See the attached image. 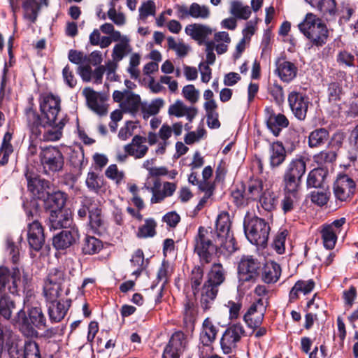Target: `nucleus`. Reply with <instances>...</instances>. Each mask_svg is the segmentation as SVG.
Returning a JSON list of instances; mask_svg holds the SVG:
<instances>
[{
    "mask_svg": "<svg viewBox=\"0 0 358 358\" xmlns=\"http://www.w3.org/2000/svg\"><path fill=\"white\" fill-rule=\"evenodd\" d=\"M146 141L145 137L136 135L133 137L131 142L124 145L125 152L129 155L134 157L135 159L143 158L148 152V147L143 145Z\"/></svg>",
    "mask_w": 358,
    "mask_h": 358,
    "instance_id": "b1692460",
    "label": "nucleus"
},
{
    "mask_svg": "<svg viewBox=\"0 0 358 358\" xmlns=\"http://www.w3.org/2000/svg\"><path fill=\"white\" fill-rule=\"evenodd\" d=\"M183 327L187 332H192L198 316L196 299L187 297L183 302Z\"/></svg>",
    "mask_w": 358,
    "mask_h": 358,
    "instance_id": "6ab92c4d",
    "label": "nucleus"
},
{
    "mask_svg": "<svg viewBox=\"0 0 358 358\" xmlns=\"http://www.w3.org/2000/svg\"><path fill=\"white\" fill-rule=\"evenodd\" d=\"M63 288L57 286L49 284L48 282L45 280L43 285V294L47 301H52L57 300L60 296L61 292Z\"/></svg>",
    "mask_w": 358,
    "mask_h": 358,
    "instance_id": "6e6d98bb",
    "label": "nucleus"
},
{
    "mask_svg": "<svg viewBox=\"0 0 358 358\" xmlns=\"http://www.w3.org/2000/svg\"><path fill=\"white\" fill-rule=\"evenodd\" d=\"M288 103L294 116L299 120H304L308 108L309 98L301 92L293 91L288 95Z\"/></svg>",
    "mask_w": 358,
    "mask_h": 358,
    "instance_id": "dca6fc26",
    "label": "nucleus"
},
{
    "mask_svg": "<svg viewBox=\"0 0 358 358\" xmlns=\"http://www.w3.org/2000/svg\"><path fill=\"white\" fill-rule=\"evenodd\" d=\"M329 132L325 128H317L312 131L308 136V143L311 148H317L324 145L329 141Z\"/></svg>",
    "mask_w": 358,
    "mask_h": 358,
    "instance_id": "2f4dec72",
    "label": "nucleus"
},
{
    "mask_svg": "<svg viewBox=\"0 0 358 358\" xmlns=\"http://www.w3.org/2000/svg\"><path fill=\"white\" fill-rule=\"evenodd\" d=\"M326 93L329 103L339 106L345 94L342 81L334 80L328 83Z\"/></svg>",
    "mask_w": 358,
    "mask_h": 358,
    "instance_id": "c85d7f7f",
    "label": "nucleus"
},
{
    "mask_svg": "<svg viewBox=\"0 0 358 358\" xmlns=\"http://www.w3.org/2000/svg\"><path fill=\"white\" fill-rule=\"evenodd\" d=\"M101 213V209L96 206L90 212L89 223L95 233H100V230L103 228L104 222Z\"/></svg>",
    "mask_w": 358,
    "mask_h": 358,
    "instance_id": "49530a36",
    "label": "nucleus"
},
{
    "mask_svg": "<svg viewBox=\"0 0 358 358\" xmlns=\"http://www.w3.org/2000/svg\"><path fill=\"white\" fill-rule=\"evenodd\" d=\"M96 204L94 203V201L90 199L85 197L80 203V208L78 210L77 214L80 219L84 220L87 216L89 217L90 212L93 210Z\"/></svg>",
    "mask_w": 358,
    "mask_h": 358,
    "instance_id": "052dcab7",
    "label": "nucleus"
},
{
    "mask_svg": "<svg viewBox=\"0 0 358 358\" xmlns=\"http://www.w3.org/2000/svg\"><path fill=\"white\" fill-rule=\"evenodd\" d=\"M188 107L185 106L182 101L177 100L173 104L171 105L169 108V114L174 115L177 117L185 116V112Z\"/></svg>",
    "mask_w": 358,
    "mask_h": 358,
    "instance_id": "338daca9",
    "label": "nucleus"
},
{
    "mask_svg": "<svg viewBox=\"0 0 358 358\" xmlns=\"http://www.w3.org/2000/svg\"><path fill=\"white\" fill-rule=\"evenodd\" d=\"M27 240L31 251H40L45 244V234L43 225L38 220L29 222L27 229Z\"/></svg>",
    "mask_w": 358,
    "mask_h": 358,
    "instance_id": "4468645a",
    "label": "nucleus"
},
{
    "mask_svg": "<svg viewBox=\"0 0 358 358\" xmlns=\"http://www.w3.org/2000/svg\"><path fill=\"white\" fill-rule=\"evenodd\" d=\"M245 191L250 201H259L265 191L263 181L259 178L251 179Z\"/></svg>",
    "mask_w": 358,
    "mask_h": 358,
    "instance_id": "c9c22d12",
    "label": "nucleus"
},
{
    "mask_svg": "<svg viewBox=\"0 0 358 358\" xmlns=\"http://www.w3.org/2000/svg\"><path fill=\"white\" fill-rule=\"evenodd\" d=\"M243 228L248 240L253 245L265 247L270 233L269 224L257 216H245Z\"/></svg>",
    "mask_w": 358,
    "mask_h": 358,
    "instance_id": "423d86ee",
    "label": "nucleus"
},
{
    "mask_svg": "<svg viewBox=\"0 0 358 358\" xmlns=\"http://www.w3.org/2000/svg\"><path fill=\"white\" fill-rule=\"evenodd\" d=\"M8 1L13 12V17L15 20L17 18V13L20 11V9L21 0ZM22 7L24 10V18L29 20L31 23H35L41 10V5L36 0H23Z\"/></svg>",
    "mask_w": 358,
    "mask_h": 358,
    "instance_id": "f8f14e48",
    "label": "nucleus"
},
{
    "mask_svg": "<svg viewBox=\"0 0 358 358\" xmlns=\"http://www.w3.org/2000/svg\"><path fill=\"white\" fill-rule=\"evenodd\" d=\"M302 178L299 176L283 174V192H290L301 194L302 188Z\"/></svg>",
    "mask_w": 358,
    "mask_h": 358,
    "instance_id": "e433bc0d",
    "label": "nucleus"
},
{
    "mask_svg": "<svg viewBox=\"0 0 358 358\" xmlns=\"http://www.w3.org/2000/svg\"><path fill=\"white\" fill-rule=\"evenodd\" d=\"M21 271L17 266L11 269L6 266H0V315L6 320L11 319L13 310L15 308L13 300L7 294L6 291L13 294L18 295L20 288Z\"/></svg>",
    "mask_w": 358,
    "mask_h": 358,
    "instance_id": "f03ea898",
    "label": "nucleus"
},
{
    "mask_svg": "<svg viewBox=\"0 0 358 358\" xmlns=\"http://www.w3.org/2000/svg\"><path fill=\"white\" fill-rule=\"evenodd\" d=\"M83 94L85 96L89 108L99 115H105L107 113L106 107L99 101L97 92L90 87H85Z\"/></svg>",
    "mask_w": 358,
    "mask_h": 358,
    "instance_id": "c756f323",
    "label": "nucleus"
},
{
    "mask_svg": "<svg viewBox=\"0 0 358 358\" xmlns=\"http://www.w3.org/2000/svg\"><path fill=\"white\" fill-rule=\"evenodd\" d=\"M297 71V67L291 62L281 59L276 62L275 72L283 82H291L296 76Z\"/></svg>",
    "mask_w": 358,
    "mask_h": 358,
    "instance_id": "393cba45",
    "label": "nucleus"
},
{
    "mask_svg": "<svg viewBox=\"0 0 358 358\" xmlns=\"http://www.w3.org/2000/svg\"><path fill=\"white\" fill-rule=\"evenodd\" d=\"M157 223L153 219H146L143 225L138 230L137 236L139 238L153 237L155 234Z\"/></svg>",
    "mask_w": 358,
    "mask_h": 358,
    "instance_id": "5fc2aeb1",
    "label": "nucleus"
},
{
    "mask_svg": "<svg viewBox=\"0 0 358 358\" xmlns=\"http://www.w3.org/2000/svg\"><path fill=\"white\" fill-rule=\"evenodd\" d=\"M230 13L236 18L248 20L251 15V10L248 6H243L240 1L234 0L231 2Z\"/></svg>",
    "mask_w": 358,
    "mask_h": 358,
    "instance_id": "c03bdc74",
    "label": "nucleus"
},
{
    "mask_svg": "<svg viewBox=\"0 0 358 358\" xmlns=\"http://www.w3.org/2000/svg\"><path fill=\"white\" fill-rule=\"evenodd\" d=\"M187 344V337L182 331L174 332L164 350L162 358H180Z\"/></svg>",
    "mask_w": 358,
    "mask_h": 358,
    "instance_id": "2eb2a0df",
    "label": "nucleus"
},
{
    "mask_svg": "<svg viewBox=\"0 0 358 358\" xmlns=\"http://www.w3.org/2000/svg\"><path fill=\"white\" fill-rule=\"evenodd\" d=\"M13 324H18L20 331L27 337H37L38 332L29 323L26 313L23 309L20 310L16 316L12 320Z\"/></svg>",
    "mask_w": 358,
    "mask_h": 358,
    "instance_id": "cd10ccee",
    "label": "nucleus"
},
{
    "mask_svg": "<svg viewBox=\"0 0 358 358\" xmlns=\"http://www.w3.org/2000/svg\"><path fill=\"white\" fill-rule=\"evenodd\" d=\"M268 92L277 104L280 105L284 102V91L282 87L278 83L271 85L268 88Z\"/></svg>",
    "mask_w": 358,
    "mask_h": 358,
    "instance_id": "0e129e2a",
    "label": "nucleus"
},
{
    "mask_svg": "<svg viewBox=\"0 0 358 358\" xmlns=\"http://www.w3.org/2000/svg\"><path fill=\"white\" fill-rule=\"evenodd\" d=\"M20 357L42 358L38 344L32 340L25 341Z\"/></svg>",
    "mask_w": 358,
    "mask_h": 358,
    "instance_id": "37998d69",
    "label": "nucleus"
},
{
    "mask_svg": "<svg viewBox=\"0 0 358 358\" xmlns=\"http://www.w3.org/2000/svg\"><path fill=\"white\" fill-rule=\"evenodd\" d=\"M311 6L320 11L327 20L331 21L335 19L337 13L335 0H317L315 4Z\"/></svg>",
    "mask_w": 358,
    "mask_h": 358,
    "instance_id": "7c9ffc66",
    "label": "nucleus"
},
{
    "mask_svg": "<svg viewBox=\"0 0 358 358\" xmlns=\"http://www.w3.org/2000/svg\"><path fill=\"white\" fill-rule=\"evenodd\" d=\"M266 122L268 129L275 136H278L282 129L289 125V120L282 113H275L273 109L267 107L265 109Z\"/></svg>",
    "mask_w": 358,
    "mask_h": 358,
    "instance_id": "a211bd4d",
    "label": "nucleus"
},
{
    "mask_svg": "<svg viewBox=\"0 0 358 358\" xmlns=\"http://www.w3.org/2000/svg\"><path fill=\"white\" fill-rule=\"evenodd\" d=\"M79 239L78 228L74 225L55 235L52 237V245L57 250H64L76 244Z\"/></svg>",
    "mask_w": 358,
    "mask_h": 358,
    "instance_id": "9b49d317",
    "label": "nucleus"
},
{
    "mask_svg": "<svg viewBox=\"0 0 358 358\" xmlns=\"http://www.w3.org/2000/svg\"><path fill=\"white\" fill-rule=\"evenodd\" d=\"M41 199L44 202L45 208L49 210L50 213L52 210H59L65 208L67 195L61 191L52 193L47 192Z\"/></svg>",
    "mask_w": 358,
    "mask_h": 358,
    "instance_id": "4be33fe9",
    "label": "nucleus"
},
{
    "mask_svg": "<svg viewBox=\"0 0 358 358\" xmlns=\"http://www.w3.org/2000/svg\"><path fill=\"white\" fill-rule=\"evenodd\" d=\"M326 171L322 168H317L311 170L307 178L306 185L308 188L320 187L324 180Z\"/></svg>",
    "mask_w": 358,
    "mask_h": 358,
    "instance_id": "79ce46f5",
    "label": "nucleus"
},
{
    "mask_svg": "<svg viewBox=\"0 0 358 358\" xmlns=\"http://www.w3.org/2000/svg\"><path fill=\"white\" fill-rule=\"evenodd\" d=\"M355 182L348 175H340L334 185V193L337 199L347 201L352 199L355 192Z\"/></svg>",
    "mask_w": 358,
    "mask_h": 358,
    "instance_id": "ddd939ff",
    "label": "nucleus"
},
{
    "mask_svg": "<svg viewBox=\"0 0 358 358\" xmlns=\"http://www.w3.org/2000/svg\"><path fill=\"white\" fill-rule=\"evenodd\" d=\"M156 11L155 2L151 0L147 1L139 8V15L142 20L146 19L149 15H154Z\"/></svg>",
    "mask_w": 358,
    "mask_h": 358,
    "instance_id": "69168bd1",
    "label": "nucleus"
},
{
    "mask_svg": "<svg viewBox=\"0 0 358 358\" xmlns=\"http://www.w3.org/2000/svg\"><path fill=\"white\" fill-rule=\"evenodd\" d=\"M321 236L324 247L327 250L334 249L337 241L336 230L331 229L330 227L323 225L321 230Z\"/></svg>",
    "mask_w": 358,
    "mask_h": 358,
    "instance_id": "de8ad7c7",
    "label": "nucleus"
},
{
    "mask_svg": "<svg viewBox=\"0 0 358 358\" xmlns=\"http://www.w3.org/2000/svg\"><path fill=\"white\" fill-rule=\"evenodd\" d=\"M29 321L35 329H43L46 327V318L40 307H32L28 312Z\"/></svg>",
    "mask_w": 358,
    "mask_h": 358,
    "instance_id": "4c0bfd02",
    "label": "nucleus"
},
{
    "mask_svg": "<svg viewBox=\"0 0 358 358\" xmlns=\"http://www.w3.org/2000/svg\"><path fill=\"white\" fill-rule=\"evenodd\" d=\"M299 31L309 41L310 47H322L326 44L329 31L326 24L316 15L308 13L298 24Z\"/></svg>",
    "mask_w": 358,
    "mask_h": 358,
    "instance_id": "39448f33",
    "label": "nucleus"
},
{
    "mask_svg": "<svg viewBox=\"0 0 358 358\" xmlns=\"http://www.w3.org/2000/svg\"><path fill=\"white\" fill-rule=\"evenodd\" d=\"M60 99L52 94H45L41 98V116L31 107L26 109L27 125L33 135L44 141H55L62 136V129L67 120L62 117L59 122Z\"/></svg>",
    "mask_w": 358,
    "mask_h": 358,
    "instance_id": "f257e3e1",
    "label": "nucleus"
},
{
    "mask_svg": "<svg viewBox=\"0 0 358 358\" xmlns=\"http://www.w3.org/2000/svg\"><path fill=\"white\" fill-rule=\"evenodd\" d=\"M217 329L209 318L204 320L202 326V331L200 334V340L203 345H209L216 338Z\"/></svg>",
    "mask_w": 358,
    "mask_h": 358,
    "instance_id": "473e14b6",
    "label": "nucleus"
},
{
    "mask_svg": "<svg viewBox=\"0 0 358 358\" xmlns=\"http://www.w3.org/2000/svg\"><path fill=\"white\" fill-rule=\"evenodd\" d=\"M72 222L73 218L71 210L68 208H64L59 210H52L47 224L50 230L52 231L69 229L72 227Z\"/></svg>",
    "mask_w": 358,
    "mask_h": 358,
    "instance_id": "f3484780",
    "label": "nucleus"
},
{
    "mask_svg": "<svg viewBox=\"0 0 358 358\" xmlns=\"http://www.w3.org/2000/svg\"><path fill=\"white\" fill-rule=\"evenodd\" d=\"M49 284L57 285L63 288V285L66 280V275L63 270L54 268L50 270L45 280Z\"/></svg>",
    "mask_w": 358,
    "mask_h": 358,
    "instance_id": "603ef678",
    "label": "nucleus"
},
{
    "mask_svg": "<svg viewBox=\"0 0 358 358\" xmlns=\"http://www.w3.org/2000/svg\"><path fill=\"white\" fill-rule=\"evenodd\" d=\"M286 150L280 141L273 142L269 145V164L272 169L278 168L285 161Z\"/></svg>",
    "mask_w": 358,
    "mask_h": 358,
    "instance_id": "5701e85b",
    "label": "nucleus"
},
{
    "mask_svg": "<svg viewBox=\"0 0 358 358\" xmlns=\"http://www.w3.org/2000/svg\"><path fill=\"white\" fill-rule=\"evenodd\" d=\"M258 201L265 210L271 212L276 208L278 196L273 192L266 189Z\"/></svg>",
    "mask_w": 358,
    "mask_h": 358,
    "instance_id": "a18cd8bd",
    "label": "nucleus"
},
{
    "mask_svg": "<svg viewBox=\"0 0 358 358\" xmlns=\"http://www.w3.org/2000/svg\"><path fill=\"white\" fill-rule=\"evenodd\" d=\"M25 178L28 190L39 199L44 197V194L47 192L46 189L49 188L50 182L41 179L39 176L29 171L26 172Z\"/></svg>",
    "mask_w": 358,
    "mask_h": 358,
    "instance_id": "aec40b11",
    "label": "nucleus"
},
{
    "mask_svg": "<svg viewBox=\"0 0 358 358\" xmlns=\"http://www.w3.org/2000/svg\"><path fill=\"white\" fill-rule=\"evenodd\" d=\"M287 234L288 233L287 230H282L278 232L274 238L273 242L272 243V247L275 250V251L279 255H282L285 252V244Z\"/></svg>",
    "mask_w": 358,
    "mask_h": 358,
    "instance_id": "680f3d73",
    "label": "nucleus"
},
{
    "mask_svg": "<svg viewBox=\"0 0 358 358\" xmlns=\"http://www.w3.org/2000/svg\"><path fill=\"white\" fill-rule=\"evenodd\" d=\"M190 17L193 18L207 19L210 16V10L208 6H201L197 3H192L190 5Z\"/></svg>",
    "mask_w": 358,
    "mask_h": 358,
    "instance_id": "13d9d810",
    "label": "nucleus"
},
{
    "mask_svg": "<svg viewBox=\"0 0 358 358\" xmlns=\"http://www.w3.org/2000/svg\"><path fill=\"white\" fill-rule=\"evenodd\" d=\"M262 263L252 256H243L238 264V278L240 285L245 282L255 283L259 277Z\"/></svg>",
    "mask_w": 358,
    "mask_h": 358,
    "instance_id": "6e6552de",
    "label": "nucleus"
},
{
    "mask_svg": "<svg viewBox=\"0 0 358 358\" xmlns=\"http://www.w3.org/2000/svg\"><path fill=\"white\" fill-rule=\"evenodd\" d=\"M140 103V96L129 92L126 99L122 102L121 107L124 111L136 113L139 109Z\"/></svg>",
    "mask_w": 358,
    "mask_h": 358,
    "instance_id": "8fccbe9b",
    "label": "nucleus"
},
{
    "mask_svg": "<svg viewBox=\"0 0 358 358\" xmlns=\"http://www.w3.org/2000/svg\"><path fill=\"white\" fill-rule=\"evenodd\" d=\"M301 199V194L283 192V198L281 200V209L284 214L293 211L299 205Z\"/></svg>",
    "mask_w": 358,
    "mask_h": 358,
    "instance_id": "f704fd0d",
    "label": "nucleus"
},
{
    "mask_svg": "<svg viewBox=\"0 0 358 358\" xmlns=\"http://www.w3.org/2000/svg\"><path fill=\"white\" fill-rule=\"evenodd\" d=\"M191 288L194 296L201 291V285L203 280V269L201 266H196L193 268L189 277Z\"/></svg>",
    "mask_w": 358,
    "mask_h": 358,
    "instance_id": "ea45409f",
    "label": "nucleus"
},
{
    "mask_svg": "<svg viewBox=\"0 0 358 358\" xmlns=\"http://www.w3.org/2000/svg\"><path fill=\"white\" fill-rule=\"evenodd\" d=\"M85 183L90 191L97 193L103 185V178L94 172H89Z\"/></svg>",
    "mask_w": 358,
    "mask_h": 358,
    "instance_id": "864d4df0",
    "label": "nucleus"
},
{
    "mask_svg": "<svg viewBox=\"0 0 358 358\" xmlns=\"http://www.w3.org/2000/svg\"><path fill=\"white\" fill-rule=\"evenodd\" d=\"M232 202L238 208H243L250 202L245 191V187L242 185L241 188H237L231 192Z\"/></svg>",
    "mask_w": 358,
    "mask_h": 358,
    "instance_id": "09e8293b",
    "label": "nucleus"
},
{
    "mask_svg": "<svg viewBox=\"0 0 358 358\" xmlns=\"http://www.w3.org/2000/svg\"><path fill=\"white\" fill-rule=\"evenodd\" d=\"M103 248L102 242L90 236H86L83 241L81 249L85 255H94L98 253Z\"/></svg>",
    "mask_w": 358,
    "mask_h": 358,
    "instance_id": "58836bf2",
    "label": "nucleus"
},
{
    "mask_svg": "<svg viewBox=\"0 0 358 358\" xmlns=\"http://www.w3.org/2000/svg\"><path fill=\"white\" fill-rule=\"evenodd\" d=\"M306 171V163L302 157L292 159L287 165L283 174L303 178Z\"/></svg>",
    "mask_w": 358,
    "mask_h": 358,
    "instance_id": "72a5a7b5",
    "label": "nucleus"
},
{
    "mask_svg": "<svg viewBox=\"0 0 358 358\" xmlns=\"http://www.w3.org/2000/svg\"><path fill=\"white\" fill-rule=\"evenodd\" d=\"M39 157L45 173H55L63 169L64 158L59 148L54 146L41 148Z\"/></svg>",
    "mask_w": 358,
    "mask_h": 358,
    "instance_id": "1a4fd4ad",
    "label": "nucleus"
},
{
    "mask_svg": "<svg viewBox=\"0 0 358 358\" xmlns=\"http://www.w3.org/2000/svg\"><path fill=\"white\" fill-rule=\"evenodd\" d=\"M185 32L201 45L212 34L213 29L208 25L194 23L187 25Z\"/></svg>",
    "mask_w": 358,
    "mask_h": 358,
    "instance_id": "a878e982",
    "label": "nucleus"
},
{
    "mask_svg": "<svg viewBox=\"0 0 358 358\" xmlns=\"http://www.w3.org/2000/svg\"><path fill=\"white\" fill-rule=\"evenodd\" d=\"M336 153L333 150H323L319 154L315 155L314 159L315 162L319 164L326 163H332L336 159Z\"/></svg>",
    "mask_w": 358,
    "mask_h": 358,
    "instance_id": "e2e57ef3",
    "label": "nucleus"
},
{
    "mask_svg": "<svg viewBox=\"0 0 358 358\" xmlns=\"http://www.w3.org/2000/svg\"><path fill=\"white\" fill-rule=\"evenodd\" d=\"M194 252L199 257L201 264H209L212 262L214 255L217 253L230 255L225 251L221 242L215 237L213 231H208L204 227H199L198 234L194 238Z\"/></svg>",
    "mask_w": 358,
    "mask_h": 358,
    "instance_id": "7ed1b4c3",
    "label": "nucleus"
},
{
    "mask_svg": "<svg viewBox=\"0 0 358 358\" xmlns=\"http://www.w3.org/2000/svg\"><path fill=\"white\" fill-rule=\"evenodd\" d=\"M355 17L356 10L355 8L350 6H343L341 10L339 23L340 24L348 23L352 19L355 18Z\"/></svg>",
    "mask_w": 358,
    "mask_h": 358,
    "instance_id": "774afa93",
    "label": "nucleus"
},
{
    "mask_svg": "<svg viewBox=\"0 0 358 358\" xmlns=\"http://www.w3.org/2000/svg\"><path fill=\"white\" fill-rule=\"evenodd\" d=\"M48 302L49 303L48 315L52 323L59 322L62 321L65 317L71 304V299H66L63 302L59 300Z\"/></svg>",
    "mask_w": 358,
    "mask_h": 358,
    "instance_id": "412c9836",
    "label": "nucleus"
},
{
    "mask_svg": "<svg viewBox=\"0 0 358 358\" xmlns=\"http://www.w3.org/2000/svg\"><path fill=\"white\" fill-rule=\"evenodd\" d=\"M243 336H245V331L242 324L238 322L230 324L224 331L220 341L224 353H231Z\"/></svg>",
    "mask_w": 358,
    "mask_h": 358,
    "instance_id": "9d476101",
    "label": "nucleus"
},
{
    "mask_svg": "<svg viewBox=\"0 0 358 358\" xmlns=\"http://www.w3.org/2000/svg\"><path fill=\"white\" fill-rule=\"evenodd\" d=\"M20 342L18 337L14 333L8 338L4 343V352L7 351L10 357L18 356L20 357Z\"/></svg>",
    "mask_w": 358,
    "mask_h": 358,
    "instance_id": "3c124183",
    "label": "nucleus"
},
{
    "mask_svg": "<svg viewBox=\"0 0 358 358\" xmlns=\"http://www.w3.org/2000/svg\"><path fill=\"white\" fill-rule=\"evenodd\" d=\"M262 280L267 284L275 283L281 275L280 266L273 261L262 264Z\"/></svg>",
    "mask_w": 358,
    "mask_h": 358,
    "instance_id": "bb28decb",
    "label": "nucleus"
},
{
    "mask_svg": "<svg viewBox=\"0 0 358 358\" xmlns=\"http://www.w3.org/2000/svg\"><path fill=\"white\" fill-rule=\"evenodd\" d=\"M226 271L220 263H214L202 285L200 306L203 311L210 310L217 297L219 287L226 279Z\"/></svg>",
    "mask_w": 358,
    "mask_h": 358,
    "instance_id": "20e7f679",
    "label": "nucleus"
},
{
    "mask_svg": "<svg viewBox=\"0 0 358 358\" xmlns=\"http://www.w3.org/2000/svg\"><path fill=\"white\" fill-rule=\"evenodd\" d=\"M356 56L347 50H342L338 52L336 57V62L339 66L354 68L355 64Z\"/></svg>",
    "mask_w": 358,
    "mask_h": 358,
    "instance_id": "4d7b16f0",
    "label": "nucleus"
},
{
    "mask_svg": "<svg viewBox=\"0 0 358 358\" xmlns=\"http://www.w3.org/2000/svg\"><path fill=\"white\" fill-rule=\"evenodd\" d=\"M131 51L129 40L127 36H123L121 42L116 44L113 50L112 58L116 62L121 61L129 52Z\"/></svg>",
    "mask_w": 358,
    "mask_h": 358,
    "instance_id": "a19ab883",
    "label": "nucleus"
},
{
    "mask_svg": "<svg viewBox=\"0 0 358 358\" xmlns=\"http://www.w3.org/2000/svg\"><path fill=\"white\" fill-rule=\"evenodd\" d=\"M330 192L327 190H314L310 193V197L311 201L319 206H323L326 205L329 200Z\"/></svg>",
    "mask_w": 358,
    "mask_h": 358,
    "instance_id": "bf43d9fd",
    "label": "nucleus"
},
{
    "mask_svg": "<svg viewBox=\"0 0 358 358\" xmlns=\"http://www.w3.org/2000/svg\"><path fill=\"white\" fill-rule=\"evenodd\" d=\"M231 221L229 213L223 211L220 213L215 222V230L213 235L221 245L224 246L225 251L228 253H234L238 250L237 243L231 230Z\"/></svg>",
    "mask_w": 358,
    "mask_h": 358,
    "instance_id": "0eeeda50",
    "label": "nucleus"
}]
</instances>
